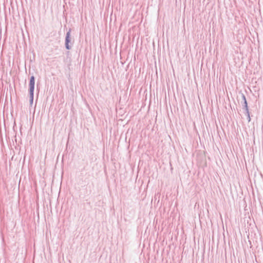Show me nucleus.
Here are the masks:
<instances>
[{"mask_svg": "<svg viewBox=\"0 0 263 263\" xmlns=\"http://www.w3.org/2000/svg\"><path fill=\"white\" fill-rule=\"evenodd\" d=\"M68 36H69V33H67V37H66V41H67V42H68Z\"/></svg>", "mask_w": 263, "mask_h": 263, "instance_id": "nucleus-2", "label": "nucleus"}, {"mask_svg": "<svg viewBox=\"0 0 263 263\" xmlns=\"http://www.w3.org/2000/svg\"><path fill=\"white\" fill-rule=\"evenodd\" d=\"M67 48H68V49L69 48L68 43H67Z\"/></svg>", "mask_w": 263, "mask_h": 263, "instance_id": "nucleus-3", "label": "nucleus"}, {"mask_svg": "<svg viewBox=\"0 0 263 263\" xmlns=\"http://www.w3.org/2000/svg\"><path fill=\"white\" fill-rule=\"evenodd\" d=\"M34 77L33 76H32L30 78V96L32 98H33V90H34Z\"/></svg>", "mask_w": 263, "mask_h": 263, "instance_id": "nucleus-1", "label": "nucleus"}]
</instances>
